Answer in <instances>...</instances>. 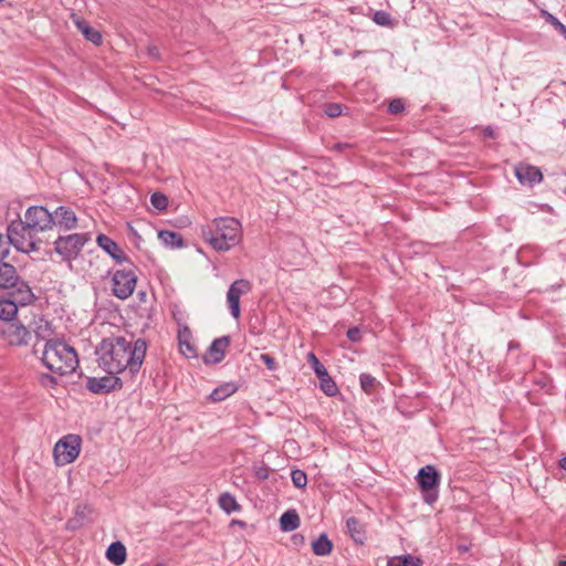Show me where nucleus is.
<instances>
[{
  "label": "nucleus",
  "instance_id": "f257e3e1",
  "mask_svg": "<svg viewBox=\"0 0 566 566\" xmlns=\"http://www.w3.org/2000/svg\"><path fill=\"white\" fill-rule=\"evenodd\" d=\"M147 350V344L138 338L134 343L124 337H109L97 347L99 366L111 375L127 373L130 378L139 371Z\"/></svg>",
  "mask_w": 566,
  "mask_h": 566
},
{
  "label": "nucleus",
  "instance_id": "f03ea898",
  "mask_svg": "<svg viewBox=\"0 0 566 566\" xmlns=\"http://www.w3.org/2000/svg\"><path fill=\"white\" fill-rule=\"evenodd\" d=\"M202 239L218 252H227L240 243L242 226L231 217H219L201 227Z\"/></svg>",
  "mask_w": 566,
  "mask_h": 566
},
{
  "label": "nucleus",
  "instance_id": "7ed1b4c3",
  "mask_svg": "<svg viewBox=\"0 0 566 566\" xmlns=\"http://www.w3.org/2000/svg\"><path fill=\"white\" fill-rule=\"evenodd\" d=\"M44 366L59 375L75 371L78 358L75 349L62 340H49L42 353Z\"/></svg>",
  "mask_w": 566,
  "mask_h": 566
},
{
  "label": "nucleus",
  "instance_id": "20e7f679",
  "mask_svg": "<svg viewBox=\"0 0 566 566\" xmlns=\"http://www.w3.org/2000/svg\"><path fill=\"white\" fill-rule=\"evenodd\" d=\"M36 231H31L22 223V220H15L8 227L9 245L12 244L19 251L30 253L40 250L41 239Z\"/></svg>",
  "mask_w": 566,
  "mask_h": 566
},
{
  "label": "nucleus",
  "instance_id": "39448f33",
  "mask_svg": "<svg viewBox=\"0 0 566 566\" xmlns=\"http://www.w3.org/2000/svg\"><path fill=\"white\" fill-rule=\"evenodd\" d=\"M33 297L31 289L21 283L17 290L10 291L6 297L0 298V319L9 323L17 315L19 306L31 303Z\"/></svg>",
  "mask_w": 566,
  "mask_h": 566
},
{
  "label": "nucleus",
  "instance_id": "423d86ee",
  "mask_svg": "<svg viewBox=\"0 0 566 566\" xmlns=\"http://www.w3.org/2000/svg\"><path fill=\"white\" fill-rule=\"evenodd\" d=\"M137 276L134 266L129 263L120 270L114 272L112 276V292L120 298H128L136 287Z\"/></svg>",
  "mask_w": 566,
  "mask_h": 566
},
{
  "label": "nucleus",
  "instance_id": "0eeeda50",
  "mask_svg": "<svg viewBox=\"0 0 566 566\" xmlns=\"http://www.w3.org/2000/svg\"><path fill=\"white\" fill-rule=\"evenodd\" d=\"M81 438L76 434H67L59 440L53 449V455L57 465H66L75 461L81 451Z\"/></svg>",
  "mask_w": 566,
  "mask_h": 566
},
{
  "label": "nucleus",
  "instance_id": "6e6552de",
  "mask_svg": "<svg viewBox=\"0 0 566 566\" xmlns=\"http://www.w3.org/2000/svg\"><path fill=\"white\" fill-rule=\"evenodd\" d=\"M90 239L88 233H74L66 237H59L54 242L55 251L61 254L64 260H73Z\"/></svg>",
  "mask_w": 566,
  "mask_h": 566
},
{
  "label": "nucleus",
  "instance_id": "1a4fd4ad",
  "mask_svg": "<svg viewBox=\"0 0 566 566\" xmlns=\"http://www.w3.org/2000/svg\"><path fill=\"white\" fill-rule=\"evenodd\" d=\"M24 226L31 231H36L38 233L52 229L54 226L53 214L49 212L42 206H34L28 208L24 213V220L22 221Z\"/></svg>",
  "mask_w": 566,
  "mask_h": 566
},
{
  "label": "nucleus",
  "instance_id": "9d476101",
  "mask_svg": "<svg viewBox=\"0 0 566 566\" xmlns=\"http://www.w3.org/2000/svg\"><path fill=\"white\" fill-rule=\"evenodd\" d=\"M439 473L432 465H426L421 468L418 472V483L424 495V500L427 503H432L437 500V494L432 493V491L439 484Z\"/></svg>",
  "mask_w": 566,
  "mask_h": 566
},
{
  "label": "nucleus",
  "instance_id": "9b49d317",
  "mask_svg": "<svg viewBox=\"0 0 566 566\" xmlns=\"http://www.w3.org/2000/svg\"><path fill=\"white\" fill-rule=\"evenodd\" d=\"M251 290L250 281L244 279L237 280L230 285L227 293V302L230 313L234 318L240 317V297L248 294Z\"/></svg>",
  "mask_w": 566,
  "mask_h": 566
},
{
  "label": "nucleus",
  "instance_id": "f8f14e48",
  "mask_svg": "<svg viewBox=\"0 0 566 566\" xmlns=\"http://www.w3.org/2000/svg\"><path fill=\"white\" fill-rule=\"evenodd\" d=\"M3 339L11 346H25L31 338V332L22 324L6 323L1 328Z\"/></svg>",
  "mask_w": 566,
  "mask_h": 566
},
{
  "label": "nucleus",
  "instance_id": "ddd939ff",
  "mask_svg": "<svg viewBox=\"0 0 566 566\" xmlns=\"http://www.w3.org/2000/svg\"><path fill=\"white\" fill-rule=\"evenodd\" d=\"M122 379L116 376L90 377L86 381V388L94 394H107L117 388H122Z\"/></svg>",
  "mask_w": 566,
  "mask_h": 566
},
{
  "label": "nucleus",
  "instance_id": "4468645a",
  "mask_svg": "<svg viewBox=\"0 0 566 566\" xmlns=\"http://www.w3.org/2000/svg\"><path fill=\"white\" fill-rule=\"evenodd\" d=\"M515 176L521 184L530 186L543 180L542 171L537 167L527 164H518L515 167Z\"/></svg>",
  "mask_w": 566,
  "mask_h": 566
},
{
  "label": "nucleus",
  "instance_id": "2eb2a0df",
  "mask_svg": "<svg viewBox=\"0 0 566 566\" xmlns=\"http://www.w3.org/2000/svg\"><path fill=\"white\" fill-rule=\"evenodd\" d=\"M229 345V336H222L214 339L208 349V353L205 357V361L213 364L220 363L224 358V353Z\"/></svg>",
  "mask_w": 566,
  "mask_h": 566
},
{
  "label": "nucleus",
  "instance_id": "dca6fc26",
  "mask_svg": "<svg viewBox=\"0 0 566 566\" xmlns=\"http://www.w3.org/2000/svg\"><path fill=\"white\" fill-rule=\"evenodd\" d=\"M18 281L19 277L15 268L9 263H0V289L17 290L21 284L18 283Z\"/></svg>",
  "mask_w": 566,
  "mask_h": 566
},
{
  "label": "nucleus",
  "instance_id": "f3484780",
  "mask_svg": "<svg viewBox=\"0 0 566 566\" xmlns=\"http://www.w3.org/2000/svg\"><path fill=\"white\" fill-rule=\"evenodd\" d=\"M30 328L39 340H46V343L49 340H54L52 338L54 335L53 327L44 317H34L30 324Z\"/></svg>",
  "mask_w": 566,
  "mask_h": 566
},
{
  "label": "nucleus",
  "instance_id": "a211bd4d",
  "mask_svg": "<svg viewBox=\"0 0 566 566\" xmlns=\"http://www.w3.org/2000/svg\"><path fill=\"white\" fill-rule=\"evenodd\" d=\"M97 244L114 260L122 263L127 260L125 252L122 248L105 234H99L96 239Z\"/></svg>",
  "mask_w": 566,
  "mask_h": 566
},
{
  "label": "nucleus",
  "instance_id": "6ab92c4d",
  "mask_svg": "<svg viewBox=\"0 0 566 566\" xmlns=\"http://www.w3.org/2000/svg\"><path fill=\"white\" fill-rule=\"evenodd\" d=\"M72 21L87 41L92 42L95 45H99L102 43L103 36L101 32L92 28L84 19L75 14H72Z\"/></svg>",
  "mask_w": 566,
  "mask_h": 566
},
{
  "label": "nucleus",
  "instance_id": "aec40b11",
  "mask_svg": "<svg viewBox=\"0 0 566 566\" xmlns=\"http://www.w3.org/2000/svg\"><path fill=\"white\" fill-rule=\"evenodd\" d=\"M54 224H57L65 230H71L76 227L77 218L75 212L67 207H59L54 212Z\"/></svg>",
  "mask_w": 566,
  "mask_h": 566
},
{
  "label": "nucleus",
  "instance_id": "412c9836",
  "mask_svg": "<svg viewBox=\"0 0 566 566\" xmlns=\"http://www.w3.org/2000/svg\"><path fill=\"white\" fill-rule=\"evenodd\" d=\"M192 335L188 326H179L178 329V340H179V348L182 355L186 357H196L197 356V349L195 345L191 342Z\"/></svg>",
  "mask_w": 566,
  "mask_h": 566
},
{
  "label": "nucleus",
  "instance_id": "4be33fe9",
  "mask_svg": "<svg viewBox=\"0 0 566 566\" xmlns=\"http://www.w3.org/2000/svg\"><path fill=\"white\" fill-rule=\"evenodd\" d=\"M126 547L120 542L112 543L106 551L107 559L116 566L123 565L126 560Z\"/></svg>",
  "mask_w": 566,
  "mask_h": 566
},
{
  "label": "nucleus",
  "instance_id": "5701e85b",
  "mask_svg": "<svg viewBox=\"0 0 566 566\" xmlns=\"http://www.w3.org/2000/svg\"><path fill=\"white\" fill-rule=\"evenodd\" d=\"M158 239L167 248H181L185 245L181 234L175 231L161 230L158 232Z\"/></svg>",
  "mask_w": 566,
  "mask_h": 566
},
{
  "label": "nucleus",
  "instance_id": "b1692460",
  "mask_svg": "<svg viewBox=\"0 0 566 566\" xmlns=\"http://www.w3.org/2000/svg\"><path fill=\"white\" fill-rule=\"evenodd\" d=\"M300 516L295 510H289L280 517V527L283 532H292L298 528Z\"/></svg>",
  "mask_w": 566,
  "mask_h": 566
},
{
  "label": "nucleus",
  "instance_id": "393cba45",
  "mask_svg": "<svg viewBox=\"0 0 566 566\" xmlns=\"http://www.w3.org/2000/svg\"><path fill=\"white\" fill-rule=\"evenodd\" d=\"M348 533L350 537L359 544H363L365 541V531L363 524L356 517H349L346 522Z\"/></svg>",
  "mask_w": 566,
  "mask_h": 566
},
{
  "label": "nucleus",
  "instance_id": "a878e982",
  "mask_svg": "<svg viewBox=\"0 0 566 566\" xmlns=\"http://www.w3.org/2000/svg\"><path fill=\"white\" fill-rule=\"evenodd\" d=\"M312 549L317 556H327L333 549V543L328 539L326 534H321L318 538L312 543Z\"/></svg>",
  "mask_w": 566,
  "mask_h": 566
},
{
  "label": "nucleus",
  "instance_id": "bb28decb",
  "mask_svg": "<svg viewBox=\"0 0 566 566\" xmlns=\"http://www.w3.org/2000/svg\"><path fill=\"white\" fill-rule=\"evenodd\" d=\"M219 506L228 514L238 512L241 510L240 504L237 502L235 497L229 493H221L218 499Z\"/></svg>",
  "mask_w": 566,
  "mask_h": 566
},
{
  "label": "nucleus",
  "instance_id": "cd10ccee",
  "mask_svg": "<svg viewBox=\"0 0 566 566\" xmlns=\"http://www.w3.org/2000/svg\"><path fill=\"white\" fill-rule=\"evenodd\" d=\"M237 389H238L237 386L232 382L223 384V385L219 386L218 388H216L210 394V399L214 402L222 401L226 398L233 395L237 391Z\"/></svg>",
  "mask_w": 566,
  "mask_h": 566
},
{
  "label": "nucleus",
  "instance_id": "c85d7f7f",
  "mask_svg": "<svg viewBox=\"0 0 566 566\" xmlns=\"http://www.w3.org/2000/svg\"><path fill=\"white\" fill-rule=\"evenodd\" d=\"M422 562L420 558L412 555L397 556L388 562V566H420Z\"/></svg>",
  "mask_w": 566,
  "mask_h": 566
},
{
  "label": "nucleus",
  "instance_id": "c756f323",
  "mask_svg": "<svg viewBox=\"0 0 566 566\" xmlns=\"http://www.w3.org/2000/svg\"><path fill=\"white\" fill-rule=\"evenodd\" d=\"M321 381V389L329 397L335 396L338 391V388L335 381L327 374V377L321 376L318 377Z\"/></svg>",
  "mask_w": 566,
  "mask_h": 566
},
{
  "label": "nucleus",
  "instance_id": "7c9ffc66",
  "mask_svg": "<svg viewBox=\"0 0 566 566\" xmlns=\"http://www.w3.org/2000/svg\"><path fill=\"white\" fill-rule=\"evenodd\" d=\"M307 361L311 364L314 373L316 374L317 378L321 376L327 377V369L324 367V365L318 360V358L315 356L314 353L307 354Z\"/></svg>",
  "mask_w": 566,
  "mask_h": 566
},
{
  "label": "nucleus",
  "instance_id": "2f4dec72",
  "mask_svg": "<svg viewBox=\"0 0 566 566\" xmlns=\"http://www.w3.org/2000/svg\"><path fill=\"white\" fill-rule=\"evenodd\" d=\"M359 381L361 389L367 394L373 392L378 385L377 379L369 374H361L359 377Z\"/></svg>",
  "mask_w": 566,
  "mask_h": 566
},
{
  "label": "nucleus",
  "instance_id": "473e14b6",
  "mask_svg": "<svg viewBox=\"0 0 566 566\" xmlns=\"http://www.w3.org/2000/svg\"><path fill=\"white\" fill-rule=\"evenodd\" d=\"M373 21L381 27H392L391 15L382 10L376 11L373 15Z\"/></svg>",
  "mask_w": 566,
  "mask_h": 566
},
{
  "label": "nucleus",
  "instance_id": "72a5a7b5",
  "mask_svg": "<svg viewBox=\"0 0 566 566\" xmlns=\"http://www.w3.org/2000/svg\"><path fill=\"white\" fill-rule=\"evenodd\" d=\"M291 478H292L293 484L298 489H303L307 484V476H306L305 472L302 470H293L291 473Z\"/></svg>",
  "mask_w": 566,
  "mask_h": 566
},
{
  "label": "nucleus",
  "instance_id": "f704fd0d",
  "mask_svg": "<svg viewBox=\"0 0 566 566\" xmlns=\"http://www.w3.org/2000/svg\"><path fill=\"white\" fill-rule=\"evenodd\" d=\"M151 205L158 210H165L168 205V199L160 192H155L150 197Z\"/></svg>",
  "mask_w": 566,
  "mask_h": 566
},
{
  "label": "nucleus",
  "instance_id": "c9c22d12",
  "mask_svg": "<svg viewBox=\"0 0 566 566\" xmlns=\"http://www.w3.org/2000/svg\"><path fill=\"white\" fill-rule=\"evenodd\" d=\"M93 510L87 504H78L75 509V516L80 517L83 522L87 521Z\"/></svg>",
  "mask_w": 566,
  "mask_h": 566
},
{
  "label": "nucleus",
  "instance_id": "e433bc0d",
  "mask_svg": "<svg viewBox=\"0 0 566 566\" xmlns=\"http://www.w3.org/2000/svg\"><path fill=\"white\" fill-rule=\"evenodd\" d=\"M324 112L328 117H337L342 114V106L336 103H329L325 105Z\"/></svg>",
  "mask_w": 566,
  "mask_h": 566
},
{
  "label": "nucleus",
  "instance_id": "4c0bfd02",
  "mask_svg": "<svg viewBox=\"0 0 566 566\" xmlns=\"http://www.w3.org/2000/svg\"><path fill=\"white\" fill-rule=\"evenodd\" d=\"M403 109H405V104H403L402 99H400V98L392 99V101L389 103L388 111H389L391 114H399V113H401Z\"/></svg>",
  "mask_w": 566,
  "mask_h": 566
},
{
  "label": "nucleus",
  "instance_id": "58836bf2",
  "mask_svg": "<svg viewBox=\"0 0 566 566\" xmlns=\"http://www.w3.org/2000/svg\"><path fill=\"white\" fill-rule=\"evenodd\" d=\"M9 254V241L2 234H0V260L4 259Z\"/></svg>",
  "mask_w": 566,
  "mask_h": 566
},
{
  "label": "nucleus",
  "instance_id": "ea45409f",
  "mask_svg": "<svg viewBox=\"0 0 566 566\" xmlns=\"http://www.w3.org/2000/svg\"><path fill=\"white\" fill-rule=\"evenodd\" d=\"M347 337L352 342H359L361 339V332L358 327H352L347 331Z\"/></svg>",
  "mask_w": 566,
  "mask_h": 566
},
{
  "label": "nucleus",
  "instance_id": "a19ab883",
  "mask_svg": "<svg viewBox=\"0 0 566 566\" xmlns=\"http://www.w3.org/2000/svg\"><path fill=\"white\" fill-rule=\"evenodd\" d=\"M261 360L264 363V365L268 367V369L274 370L276 368L275 359L272 356H270L269 354H262Z\"/></svg>",
  "mask_w": 566,
  "mask_h": 566
},
{
  "label": "nucleus",
  "instance_id": "79ce46f5",
  "mask_svg": "<svg viewBox=\"0 0 566 566\" xmlns=\"http://www.w3.org/2000/svg\"><path fill=\"white\" fill-rule=\"evenodd\" d=\"M83 524H84V522L80 517H76L74 515L72 518H70L67 521L66 528L71 530V531H74V530L81 527Z\"/></svg>",
  "mask_w": 566,
  "mask_h": 566
},
{
  "label": "nucleus",
  "instance_id": "37998d69",
  "mask_svg": "<svg viewBox=\"0 0 566 566\" xmlns=\"http://www.w3.org/2000/svg\"><path fill=\"white\" fill-rule=\"evenodd\" d=\"M147 55L154 60L160 59L159 49L156 45H148L147 46Z\"/></svg>",
  "mask_w": 566,
  "mask_h": 566
},
{
  "label": "nucleus",
  "instance_id": "c03bdc74",
  "mask_svg": "<svg viewBox=\"0 0 566 566\" xmlns=\"http://www.w3.org/2000/svg\"><path fill=\"white\" fill-rule=\"evenodd\" d=\"M256 476L261 480H265L269 478V470L268 468H260L258 471H256Z\"/></svg>",
  "mask_w": 566,
  "mask_h": 566
},
{
  "label": "nucleus",
  "instance_id": "a18cd8bd",
  "mask_svg": "<svg viewBox=\"0 0 566 566\" xmlns=\"http://www.w3.org/2000/svg\"><path fill=\"white\" fill-rule=\"evenodd\" d=\"M42 384L43 385H54L55 378H53L52 376H49V375H44V376H42Z\"/></svg>",
  "mask_w": 566,
  "mask_h": 566
},
{
  "label": "nucleus",
  "instance_id": "49530a36",
  "mask_svg": "<svg viewBox=\"0 0 566 566\" xmlns=\"http://www.w3.org/2000/svg\"><path fill=\"white\" fill-rule=\"evenodd\" d=\"M348 147H349L348 144L338 143L333 146V150L343 151L345 148H348Z\"/></svg>",
  "mask_w": 566,
  "mask_h": 566
},
{
  "label": "nucleus",
  "instance_id": "de8ad7c7",
  "mask_svg": "<svg viewBox=\"0 0 566 566\" xmlns=\"http://www.w3.org/2000/svg\"><path fill=\"white\" fill-rule=\"evenodd\" d=\"M231 525H239V526L243 527V526H245V523L243 521L232 520Z\"/></svg>",
  "mask_w": 566,
  "mask_h": 566
},
{
  "label": "nucleus",
  "instance_id": "09e8293b",
  "mask_svg": "<svg viewBox=\"0 0 566 566\" xmlns=\"http://www.w3.org/2000/svg\"><path fill=\"white\" fill-rule=\"evenodd\" d=\"M559 467L564 470H566V457L562 458L559 460Z\"/></svg>",
  "mask_w": 566,
  "mask_h": 566
},
{
  "label": "nucleus",
  "instance_id": "8fccbe9b",
  "mask_svg": "<svg viewBox=\"0 0 566 566\" xmlns=\"http://www.w3.org/2000/svg\"><path fill=\"white\" fill-rule=\"evenodd\" d=\"M360 54H361V52H360V51H355V52L353 53V59H357Z\"/></svg>",
  "mask_w": 566,
  "mask_h": 566
},
{
  "label": "nucleus",
  "instance_id": "3c124183",
  "mask_svg": "<svg viewBox=\"0 0 566 566\" xmlns=\"http://www.w3.org/2000/svg\"><path fill=\"white\" fill-rule=\"evenodd\" d=\"M334 53H335L336 55L342 54V52H340L339 50H334Z\"/></svg>",
  "mask_w": 566,
  "mask_h": 566
},
{
  "label": "nucleus",
  "instance_id": "603ef678",
  "mask_svg": "<svg viewBox=\"0 0 566 566\" xmlns=\"http://www.w3.org/2000/svg\"><path fill=\"white\" fill-rule=\"evenodd\" d=\"M559 566H566V560H562V562L559 563Z\"/></svg>",
  "mask_w": 566,
  "mask_h": 566
},
{
  "label": "nucleus",
  "instance_id": "864d4df0",
  "mask_svg": "<svg viewBox=\"0 0 566 566\" xmlns=\"http://www.w3.org/2000/svg\"><path fill=\"white\" fill-rule=\"evenodd\" d=\"M564 193L566 195V188L564 189Z\"/></svg>",
  "mask_w": 566,
  "mask_h": 566
},
{
  "label": "nucleus",
  "instance_id": "5fc2aeb1",
  "mask_svg": "<svg viewBox=\"0 0 566 566\" xmlns=\"http://www.w3.org/2000/svg\"><path fill=\"white\" fill-rule=\"evenodd\" d=\"M0 2H3V0H0Z\"/></svg>",
  "mask_w": 566,
  "mask_h": 566
},
{
  "label": "nucleus",
  "instance_id": "6e6d98bb",
  "mask_svg": "<svg viewBox=\"0 0 566 566\" xmlns=\"http://www.w3.org/2000/svg\"><path fill=\"white\" fill-rule=\"evenodd\" d=\"M420 566H422V565H420Z\"/></svg>",
  "mask_w": 566,
  "mask_h": 566
}]
</instances>
